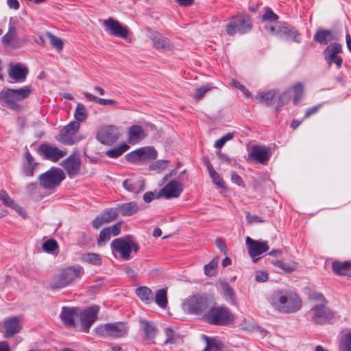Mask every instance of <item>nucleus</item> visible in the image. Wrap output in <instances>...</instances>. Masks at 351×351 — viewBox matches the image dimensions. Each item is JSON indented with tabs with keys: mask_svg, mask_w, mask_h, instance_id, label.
I'll list each match as a JSON object with an SVG mask.
<instances>
[{
	"mask_svg": "<svg viewBox=\"0 0 351 351\" xmlns=\"http://www.w3.org/2000/svg\"><path fill=\"white\" fill-rule=\"evenodd\" d=\"M231 180L232 182L235 183L238 186H243V181L241 177L236 172L232 171L231 173Z\"/></svg>",
	"mask_w": 351,
	"mask_h": 351,
	"instance_id": "774afa93",
	"label": "nucleus"
},
{
	"mask_svg": "<svg viewBox=\"0 0 351 351\" xmlns=\"http://www.w3.org/2000/svg\"><path fill=\"white\" fill-rule=\"evenodd\" d=\"M45 36L49 40L50 43L58 51H61L63 49L64 43L63 40L56 36L53 34L49 32L45 33Z\"/></svg>",
	"mask_w": 351,
	"mask_h": 351,
	"instance_id": "49530a36",
	"label": "nucleus"
},
{
	"mask_svg": "<svg viewBox=\"0 0 351 351\" xmlns=\"http://www.w3.org/2000/svg\"><path fill=\"white\" fill-rule=\"evenodd\" d=\"M202 337L206 342V347L203 351H223V345L221 341L206 335Z\"/></svg>",
	"mask_w": 351,
	"mask_h": 351,
	"instance_id": "58836bf2",
	"label": "nucleus"
},
{
	"mask_svg": "<svg viewBox=\"0 0 351 351\" xmlns=\"http://www.w3.org/2000/svg\"><path fill=\"white\" fill-rule=\"evenodd\" d=\"M339 351H351V332L345 334L339 343Z\"/></svg>",
	"mask_w": 351,
	"mask_h": 351,
	"instance_id": "de8ad7c7",
	"label": "nucleus"
},
{
	"mask_svg": "<svg viewBox=\"0 0 351 351\" xmlns=\"http://www.w3.org/2000/svg\"><path fill=\"white\" fill-rule=\"evenodd\" d=\"M82 261L87 263L99 266L101 265V258L100 255L96 253H87L82 256Z\"/></svg>",
	"mask_w": 351,
	"mask_h": 351,
	"instance_id": "c03bdc74",
	"label": "nucleus"
},
{
	"mask_svg": "<svg viewBox=\"0 0 351 351\" xmlns=\"http://www.w3.org/2000/svg\"><path fill=\"white\" fill-rule=\"evenodd\" d=\"M212 86L210 84H206L205 86H201L195 90V93L194 94V98L197 100H199L203 98L206 93L212 89Z\"/></svg>",
	"mask_w": 351,
	"mask_h": 351,
	"instance_id": "5fc2aeb1",
	"label": "nucleus"
},
{
	"mask_svg": "<svg viewBox=\"0 0 351 351\" xmlns=\"http://www.w3.org/2000/svg\"><path fill=\"white\" fill-rule=\"evenodd\" d=\"M336 312L327 307V304H315L307 312L308 319L315 324H325L334 319Z\"/></svg>",
	"mask_w": 351,
	"mask_h": 351,
	"instance_id": "0eeeda50",
	"label": "nucleus"
},
{
	"mask_svg": "<svg viewBox=\"0 0 351 351\" xmlns=\"http://www.w3.org/2000/svg\"><path fill=\"white\" fill-rule=\"evenodd\" d=\"M291 99L290 91L286 90L278 97V106L281 107L287 104Z\"/></svg>",
	"mask_w": 351,
	"mask_h": 351,
	"instance_id": "052dcab7",
	"label": "nucleus"
},
{
	"mask_svg": "<svg viewBox=\"0 0 351 351\" xmlns=\"http://www.w3.org/2000/svg\"><path fill=\"white\" fill-rule=\"evenodd\" d=\"M246 244L248 247L250 256L253 258L254 262L257 261L258 256L269 250V245L267 241H259L247 237L245 239Z\"/></svg>",
	"mask_w": 351,
	"mask_h": 351,
	"instance_id": "a211bd4d",
	"label": "nucleus"
},
{
	"mask_svg": "<svg viewBox=\"0 0 351 351\" xmlns=\"http://www.w3.org/2000/svg\"><path fill=\"white\" fill-rule=\"evenodd\" d=\"M111 237V234L110 232V228H104L101 230L99 237L97 241V243L98 246H103L108 242Z\"/></svg>",
	"mask_w": 351,
	"mask_h": 351,
	"instance_id": "8fccbe9b",
	"label": "nucleus"
},
{
	"mask_svg": "<svg viewBox=\"0 0 351 351\" xmlns=\"http://www.w3.org/2000/svg\"><path fill=\"white\" fill-rule=\"evenodd\" d=\"M80 308L63 306L60 315L63 324L66 326H75V319L79 317Z\"/></svg>",
	"mask_w": 351,
	"mask_h": 351,
	"instance_id": "5701e85b",
	"label": "nucleus"
},
{
	"mask_svg": "<svg viewBox=\"0 0 351 351\" xmlns=\"http://www.w3.org/2000/svg\"><path fill=\"white\" fill-rule=\"evenodd\" d=\"M99 308L96 306H92L85 308L82 313H79V317L82 324V330L88 332L91 325L96 321Z\"/></svg>",
	"mask_w": 351,
	"mask_h": 351,
	"instance_id": "4468645a",
	"label": "nucleus"
},
{
	"mask_svg": "<svg viewBox=\"0 0 351 351\" xmlns=\"http://www.w3.org/2000/svg\"><path fill=\"white\" fill-rule=\"evenodd\" d=\"M276 36L280 38L291 39L296 43H300L301 40L300 34L298 31L289 25L280 27L276 32Z\"/></svg>",
	"mask_w": 351,
	"mask_h": 351,
	"instance_id": "bb28decb",
	"label": "nucleus"
},
{
	"mask_svg": "<svg viewBox=\"0 0 351 351\" xmlns=\"http://www.w3.org/2000/svg\"><path fill=\"white\" fill-rule=\"evenodd\" d=\"M232 85L234 88H239V90H241L247 98L252 97V93L243 85L241 84L239 82L233 80L232 82Z\"/></svg>",
	"mask_w": 351,
	"mask_h": 351,
	"instance_id": "0e129e2a",
	"label": "nucleus"
},
{
	"mask_svg": "<svg viewBox=\"0 0 351 351\" xmlns=\"http://www.w3.org/2000/svg\"><path fill=\"white\" fill-rule=\"evenodd\" d=\"M117 208L119 210V213L124 217L133 215L138 210V206L135 202L121 204L118 205Z\"/></svg>",
	"mask_w": 351,
	"mask_h": 351,
	"instance_id": "473e14b6",
	"label": "nucleus"
},
{
	"mask_svg": "<svg viewBox=\"0 0 351 351\" xmlns=\"http://www.w3.org/2000/svg\"><path fill=\"white\" fill-rule=\"evenodd\" d=\"M217 156L220 160L228 165L235 166L237 165V160L234 158H230L228 155L219 152Z\"/></svg>",
	"mask_w": 351,
	"mask_h": 351,
	"instance_id": "680f3d73",
	"label": "nucleus"
},
{
	"mask_svg": "<svg viewBox=\"0 0 351 351\" xmlns=\"http://www.w3.org/2000/svg\"><path fill=\"white\" fill-rule=\"evenodd\" d=\"M58 247L57 241L54 239H49L43 243V248L47 252H52Z\"/></svg>",
	"mask_w": 351,
	"mask_h": 351,
	"instance_id": "6e6d98bb",
	"label": "nucleus"
},
{
	"mask_svg": "<svg viewBox=\"0 0 351 351\" xmlns=\"http://www.w3.org/2000/svg\"><path fill=\"white\" fill-rule=\"evenodd\" d=\"M164 333L165 335V340L162 344L163 346L176 345L181 340L180 335L171 328H165Z\"/></svg>",
	"mask_w": 351,
	"mask_h": 351,
	"instance_id": "c9c22d12",
	"label": "nucleus"
},
{
	"mask_svg": "<svg viewBox=\"0 0 351 351\" xmlns=\"http://www.w3.org/2000/svg\"><path fill=\"white\" fill-rule=\"evenodd\" d=\"M37 152L44 159L53 162H58L67 154L66 150L60 149L56 145L47 143H41L38 147Z\"/></svg>",
	"mask_w": 351,
	"mask_h": 351,
	"instance_id": "9b49d317",
	"label": "nucleus"
},
{
	"mask_svg": "<svg viewBox=\"0 0 351 351\" xmlns=\"http://www.w3.org/2000/svg\"><path fill=\"white\" fill-rule=\"evenodd\" d=\"M208 169L213 182L219 187L224 188V182L221 176L216 172L211 165H208Z\"/></svg>",
	"mask_w": 351,
	"mask_h": 351,
	"instance_id": "09e8293b",
	"label": "nucleus"
},
{
	"mask_svg": "<svg viewBox=\"0 0 351 351\" xmlns=\"http://www.w3.org/2000/svg\"><path fill=\"white\" fill-rule=\"evenodd\" d=\"M103 24L109 34L119 38H127L128 35L127 27L123 26L118 21L110 18L105 20Z\"/></svg>",
	"mask_w": 351,
	"mask_h": 351,
	"instance_id": "6ab92c4d",
	"label": "nucleus"
},
{
	"mask_svg": "<svg viewBox=\"0 0 351 351\" xmlns=\"http://www.w3.org/2000/svg\"><path fill=\"white\" fill-rule=\"evenodd\" d=\"M84 274V269L80 265H73L62 268L53 278L50 287L53 289H62L80 279Z\"/></svg>",
	"mask_w": 351,
	"mask_h": 351,
	"instance_id": "f03ea898",
	"label": "nucleus"
},
{
	"mask_svg": "<svg viewBox=\"0 0 351 351\" xmlns=\"http://www.w3.org/2000/svg\"><path fill=\"white\" fill-rule=\"evenodd\" d=\"M74 117L76 119L75 121L78 123L83 122L86 119L87 110L82 104H77L75 110Z\"/></svg>",
	"mask_w": 351,
	"mask_h": 351,
	"instance_id": "a18cd8bd",
	"label": "nucleus"
},
{
	"mask_svg": "<svg viewBox=\"0 0 351 351\" xmlns=\"http://www.w3.org/2000/svg\"><path fill=\"white\" fill-rule=\"evenodd\" d=\"M0 200L3 204L13 208L16 212L22 215L23 209L17 204H16L9 196L8 193L4 190L0 191Z\"/></svg>",
	"mask_w": 351,
	"mask_h": 351,
	"instance_id": "e433bc0d",
	"label": "nucleus"
},
{
	"mask_svg": "<svg viewBox=\"0 0 351 351\" xmlns=\"http://www.w3.org/2000/svg\"><path fill=\"white\" fill-rule=\"evenodd\" d=\"M112 250L120 254L123 260L130 259V253L133 250L135 253L139 251V246L133 239L132 236L128 235L113 240L110 244Z\"/></svg>",
	"mask_w": 351,
	"mask_h": 351,
	"instance_id": "7ed1b4c3",
	"label": "nucleus"
},
{
	"mask_svg": "<svg viewBox=\"0 0 351 351\" xmlns=\"http://www.w3.org/2000/svg\"><path fill=\"white\" fill-rule=\"evenodd\" d=\"M130 148L126 143H123L106 152V155L112 158H117L121 156L125 152Z\"/></svg>",
	"mask_w": 351,
	"mask_h": 351,
	"instance_id": "79ce46f5",
	"label": "nucleus"
},
{
	"mask_svg": "<svg viewBox=\"0 0 351 351\" xmlns=\"http://www.w3.org/2000/svg\"><path fill=\"white\" fill-rule=\"evenodd\" d=\"M246 219L248 223H263L265 221L262 217L257 215H251L249 213L246 215Z\"/></svg>",
	"mask_w": 351,
	"mask_h": 351,
	"instance_id": "338daca9",
	"label": "nucleus"
},
{
	"mask_svg": "<svg viewBox=\"0 0 351 351\" xmlns=\"http://www.w3.org/2000/svg\"><path fill=\"white\" fill-rule=\"evenodd\" d=\"M169 162V161L167 160H159L155 162H153L150 165V169L152 170L161 171L167 168Z\"/></svg>",
	"mask_w": 351,
	"mask_h": 351,
	"instance_id": "13d9d810",
	"label": "nucleus"
},
{
	"mask_svg": "<svg viewBox=\"0 0 351 351\" xmlns=\"http://www.w3.org/2000/svg\"><path fill=\"white\" fill-rule=\"evenodd\" d=\"M146 133L141 125H133L128 128V141L129 143L135 145L144 139Z\"/></svg>",
	"mask_w": 351,
	"mask_h": 351,
	"instance_id": "a878e982",
	"label": "nucleus"
},
{
	"mask_svg": "<svg viewBox=\"0 0 351 351\" xmlns=\"http://www.w3.org/2000/svg\"><path fill=\"white\" fill-rule=\"evenodd\" d=\"M341 51V45L338 43H333L324 49L325 60L329 66L335 64L337 68L341 66L343 60L338 56Z\"/></svg>",
	"mask_w": 351,
	"mask_h": 351,
	"instance_id": "2eb2a0df",
	"label": "nucleus"
},
{
	"mask_svg": "<svg viewBox=\"0 0 351 351\" xmlns=\"http://www.w3.org/2000/svg\"><path fill=\"white\" fill-rule=\"evenodd\" d=\"M17 101L25 99L32 94L33 88L31 86H25L20 88L13 89Z\"/></svg>",
	"mask_w": 351,
	"mask_h": 351,
	"instance_id": "37998d69",
	"label": "nucleus"
},
{
	"mask_svg": "<svg viewBox=\"0 0 351 351\" xmlns=\"http://www.w3.org/2000/svg\"><path fill=\"white\" fill-rule=\"evenodd\" d=\"M221 287L225 294V295L232 299L234 296V291L227 282H223L221 284Z\"/></svg>",
	"mask_w": 351,
	"mask_h": 351,
	"instance_id": "e2e57ef3",
	"label": "nucleus"
},
{
	"mask_svg": "<svg viewBox=\"0 0 351 351\" xmlns=\"http://www.w3.org/2000/svg\"><path fill=\"white\" fill-rule=\"evenodd\" d=\"M183 307L189 313L200 315L204 318L209 308L207 298L200 295L189 298L183 304Z\"/></svg>",
	"mask_w": 351,
	"mask_h": 351,
	"instance_id": "6e6552de",
	"label": "nucleus"
},
{
	"mask_svg": "<svg viewBox=\"0 0 351 351\" xmlns=\"http://www.w3.org/2000/svg\"><path fill=\"white\" fill-rule=\"evenodd\" d=\"M3 328L5 329V337H12L19 333L22 328L19 323V317L16 316L5 319Z\"/></svg>",
	"mask_w": 351,
	"mask_h": 351,
	"instance_id": "b1692460",
	"label": "nucleus"
},
{
	"mask_svg": "<svg viewBox=\"0 0 351 351\" xmlns=\"http://www.w3.org/2000/svg\"><path fill=\"white\" fill-rule=\"evenodd\" d=\"M123 186L127 191L132 193H138L144 190V185L141 181H135L132 179L125 180Z\"/></svg>",
	"mask_w": 351,
	"mask_h": 351,
	"instance_id": "4c0bfd02",
	"label": "nucleus"
},
{
	"mask_svg": "<svg viewBox=\"0 0 351 351\" xmlns=\"http://www.w3.org/2000/svg\"><path fill=\"white\" fill-rule=\"evenodd\" d=\"M149 37L153 41L154 46L157 49H167L170 47L169 40L162 37L158 32L149 29Z\"/></svg>",
	"mask_w": 351,
	"mask_h": 351,
	"instance_id": "c85d7f7f",
	"label": "nucleus"
},
{
	"mask_svg": "<svg viewBox=\"0 0 351 351\" xmlns=\"http://www.w3.org/2000/svg\"><path fill=\"white\" fill-rule=\"evenodd\" d=\"M265 13L261 17L263 21L273 22L278 20V15L275 14L271 8H265Z\"/></svg>",
	"mask_w": 351,
	"mask_h": 351,
	"instance_id": "4d7b16f0",
	"label": "nucleus"
},
{
	"mask_svg": "<svg viewBox=\"0 0 351 351\" xmlns=\"http://www.w3.org/2000/svg\"><path fill=\"white\" fill-rule=\"evenodd\" d=\"M156 158L157 152L153 147H141L125 155V159L134 164L155 160Z\"/></svg>",
	"mask_w": 351,
	"mask_h": 351,
	"instance_id": "1a4fd4ad",
	"label": "nucleus"
},
{
	"mask_svg": "<svg viewBox=\"0 0 351 351\" xmlns=\"http://www.w3.org/2000/svg\"><path fill=\"white\" fill-rule=\"evenodd\" d=\"M276 94L275 90L261 92L257 95L256 99L261 104L271 106L275 103Z\"/></svg>",
	"mask_w": 351,
	"mask_h": 351,
	"instance_id": "f704fd0d",
	"label": "nucleus"
},
{
	"mask_svg": "<svg viewBox=\"0 0 351 351\" xmlns=\"http://www.w3.org/2000/svg\"><path fill=\"white\" fill-rule=\"evenodd\" d=\"M135 293L139 299L145 304H151L154 301L153 292L147 287H139L136 289Z\"/></svg>",
	"mask_w": 351,
	"mask_h": 351,
	"instance_id": "72a5a7b5",
	"label": "nucleus"
},
{
	"mask_svg": "<svg viewBox=\"0 0 351 351\" xmlns=\"http://www.w3.org/2000/svg\"><path fill=\"white\" fill-rule=\"evenodd\" d=\"M80 123L77 121H71L64 128H62L56 139L67 145H72L80 141V139L75 136L80 129Z\"/></svg>",
	"mask_w": 351,
	"mask_h": 351,
	"instance_id": "9d476101",
	"label": "nucleus"
},
{
	"mask_svg": "<svg viewBox=\"0 0 351 351\" xmlns=\"http://www.w3.org/2000/svg\"><path fill=\"white\" fill-rule=\"evenodd\" d=\"M27 73L28 69L27 68H23L20 64L11 66L8 71L10 77L18 82H23Z\"/></svg>",
	"mask_w": 351,
	"mask_h": 351,
	"instance_id": "7c9ffc66",
	"label": "nucleus"
},
{
	"mask_svg": "<svg viewBox=\"0 0 351 351\" xmlns=\"http://www.w3.org/2000/svg\"><path fill=\"white\" fill-rule=\"evenodd\" d=\"M248 159L265 165L269 159V149L265 146L254 145L248 154Z\"/></svg>",
	"mask_w": 351,
	"mask_h": 351,
	"instance_id": "4be33fe9",
	"label": "nucleus"
},
{
	"mask_svg": "<svg viewBox=\"0 0 351 351\" xmlns=\"http://www.w3.org/2000/svg\"><path fill=\"white\" fill-rule=\"evenodd\" d=\"M308 298L310 300L313 302H319V304H328V301L324 296V295L321 293L313 291L311 292L308 295Z\"/></svg>",
	"mask_w": 351,
	"mask_h": 351,
	"instance_id": "864d4df0",
	"label": "nucleus"
},
{
	"mask_svg": "<svg viewBox=\"0 0 351 351\" xmlns=\"http://www.w3.org/2000/svg\"><path fill=\"white\" fill-rule=\"evenodd\" d=\"M183 191L182 184L177 180L169 181L160 191V195L167 199L178 197Z\"/></svg>",
	"mask_w": 351,
	"mask_h": 351,
	"instance_id": "412c9836",
	"label": "nucleus"
},
{
	"mask_svg": "<svg viewBox=\"0 0 351 351\" xmlns=\"http://www.w3.org/2000/svg\"><path fill=\"white\" fill-rule=\"evenodd\" d=\"M252 28V21L247 14H240L231 18L230 22L226 26V31L230 36H234L237 33L244 34Z\"/></svg>",
	"mask_w": 351,
	"mask_h": 351,
	"instance_id": "423d86ee",
	"label": "nucleus"
},
{
	"mask_svg": "<svg viewBox=\"0 0 351 351\" xmlns=\"http://www.w3.org/2000/svg\"><path fill=\"white\" fill-rule=\"evenodd\" d=\"M140 324L143 330L145 339L151 343H154V339L158 333V329L156 326L146 320H141Z\"/></svg>",
	"mask_w": 351,
	"mask_h": 351,
	"instance_id": "c756f323",
	"label": "nucleus"
},
{
	"mask_svg": "<svg viewBox=\"0 0 351 351\" xmlns=\"http://www.w3.org/2000/svg\"><path fill=\"white\" fill-rule=\"evenodd\" d=\"M38 163H26L24 166L23 171L27 176H33L35 167Z\"/></svg>",
	"mask_w": 351,
	"mask_h": 351,
	"instance_id": "69168bd1",
	"label": "nucleus"
},
{
	"mask_svg": "<svg viewBox=\"0 0 351 351\" xmlns=\"http://www.w3.org/2000/svg\"><path fill=\"white\" fill-rule=\"evenodd\" d=\"M272 307L281 313H292L302 306V300L294 292L288 290H278L268 299Z\"/></svg>",
	"mask_w": 351,
	"mask_h": 351,
	"instance_id": "f257e3e1",
	"label": "nucleus"
},
{
	"mask_svg": "<svg viewBox=\"0 0 351 351\" xmlns=\"http://www.w3.org/2000/svg\"><path fill=\"white\" fill-rule=\"evenodd\" d=\"M119 215L117 208H110L104 210L92 221V226L95 229H98L103 224L110 223L115 220Z\"/></svg>",
	"mask_w": 351,
	"mask_h": 351,
	"instance_id": "aec40b11",
	"label": "nucleus"
},
{
	"mask_svg": "<svg viewBox=\"0 0 351 351\" xmlns=\"http://www.w3.org/2000/svg\"><path fill=\"white\" fill-rule=\"evenodd\" d=\"M155 302L158 306L162 308H165L167 307L168 304L167 289H160L156 291Z\"/></svg>",
	"mask_w": 351,
	"mask_h": 351,
	"instance_id": "ea45409f",
	"label": "nucleus"
},
{
	"mask_svg": "<svg viewBox=\"0 0 351 351\" xmlns=\"http://www.w3.org/2000/svg\"><path fill=\"white\" fill-rule=\"evenodd\" d=\"M62 166L71 178L77 175L80 171L81 160L76 153H73L62 162Z\"/></svg>",
	"mask_w": 351,
	"mask_h": 351,
	"instance_id": "dca6fc26",
	"label": "nucleus"
},
{
	"mask_svg": "<svg viewBox=\"0 0 351 351\" xmlns=\"http://www.w3.org/2000/svg\"><path fill=\"white\" fill-rule=\"evenodd\" d=\"M17 101L13 89L8 88L6 90L0 91V102L1 104L4 102L10 109L19 110L21 108Z\"/></svg>",
	"mask_w": 351,
	"mask_h": 351,
	"instance_id": "393cba45",
	"label": "nucleus"
},
{
	"mask_svg": "<svg viewBox=\"0 0 351 351\" xmlns=\"http://www.w3.org/2000/svg\"><path fill=\"white\" fill-rule=\"evenodd\" d=\"M100 335H106L110 337L117 339L127 335L128 328L125 324L122 322L107 323L104 326L97 329Z\"/></svg>",
	"mask_w": 351,
	"mask_h": 351,
	"instance_id": "f8f14e48",
	"label": "nucleus"
},
{
	"mask_svg": "<svg viewBox=\"0 0 351 351\" xmlns=\"http://www.w3.org/2000/svg\"><path fill=\"white\" fill-rule=\"evenodd\" d=\"M334 39L332 31L329 29H318L313 36L315 42L324 45H326Z\"/></svg>",
	"mask_w": 351,
	"mask_h": 351,
	"instance_id": "2f4dec72",
	"label": "nucleus"
},
{
	"mask_svg": "<svg viewBox=\"0 0 351 351\" xmlns=\"http://www.w3.org/2000/svg\"><path fill=\"white\" fill-rule=\"evenodd\" d=\"M65 178L63 170L53 167L39 176V184L45 189H54L60 184Z\"/></svg>",
	"mask_w": 351,
	"mask_h": 351,
	"instance_id": "39448f33",
	"label": "nucleus"
},
{
	"mask_svg": "<svg viewBox=\"0 0 351 351\" xmlns=\"http://www.w3.org/2000/svg\"><path fill=\"white\" fill-rule=\"evenodd\" d=\"M332 270L337 275L351 277V262L333 261L332 263Z\"/></svg>",
	"mask_w": 351,
	"mask_h": 351,
	"instance_id": "cd10ccee",
	"label": "nucleus"
},
{
	"mask_svg": "<svg viewBox=\"0 0 351 351\" xmlns=\"http://www.w3.org/2000/svg\"><path fill=\"white\" fill-rule=\"evenodd\" d=\"M234 318L230 310L223 306L208 308L204 317L207 323L217 326L228 325L234 320Z\"/></svg>",
	"mask_w": 351,
	"mask_h": 351,
	"instance_id": "20e7f679",
	"label": "nucleus"
},
{
	"mask_svg": "<svg viewBox=\"0 0 351 351\" xmlns=\"http://www.w3.org/2000/svg\"><path fill=\"white\" fill-rule=\"evenodd\" d=\"M293 90L294 92L293 104L297 105L304 94L303 84L300 82L295 84L293 87Z\"/></svg>",
	"mask_w": 351,
	"mask_h": 351,
	"instance_id": "3c124183",
	"label": "nucleus"
},
{
	"mask_svg": "<svg viewBox=\"0 0 351 351\" xmlns=\"http://www.w3.org/2000/svg\"><path fill=\"white\" fill-rule=\"evenodd\" d=\"M218 264V258H213L204 266V273L208 276H213L215 274V268Z\"/></svg>",
	"mask_w": 351,
	"mask_h": 351,
	"instance_id": "603ef678",
	"label": "nucleus"
},
{
	"mask_svg": "<svg viewBox=\"0 0 351 351\" xmlns=\"http://www.w3.org/2000/svg\"><path fill=\"white\" fill-rule=\"evenodd\" d=\"M119 135V128L110 125L101 128L96 135V138L104 145H110L117 141Z\"/></svg>",
	"mask_w": 351,
	"mask_h": 351,
	"instance_id": "ddd939ff",
	"label": "nucleus"
},
{
	"mask_svg": "<svg viewBox=\"0 0 351 351\" xmlns=\"http://www.w3.org/2000/svg\"><path fill=\"white\" fill-rule=\"evenodd\" d=\"M26 41L25 38L17 36L16 27L13 25H10L8 32L2 37L1 40L4 47H11L13 49L20 48Z\"/></svg>",
	"mask_w": 351,
	"mask_h": 351,
	"instance_id": "f3484780",
	"label": "nucleus"
},
{
	"mask_svg": "<svg viewBox=\"0 0 351 351\" xmlns=\"http://www.w3.org/2000/svg\"><path fill=\"white\" fill-rule=\"evenodd\" d=\"M275 266L286 273L290 274L293 271H295L298 267V263L296 262L292 261L289 263H286L283 261H277L274 262Z\"/></svg>",
	"mask_w": 351,
	"mask_h": 351,
	"instance_id": "a19ab883",
	"label": "nucleus"
},
{
	"mask_svg": "<svg viewBox=\"0 0 351 351\" xmlns=\"http://www.w3.org/2000/svg\"><path fill=\"white\" fill-rule=\"evenodd\" d=\"M234 135L232 133H227L223 136L218 139L215 143V147L217 149L221 148L224 144L229 140L233 138Z\"/></svg>",
	"mask_w": 351,
	"mask_h": 351,
	"instance_id": "bf43d9fd",
	"label": "nucleus"
}]
</instances>
